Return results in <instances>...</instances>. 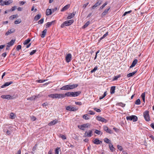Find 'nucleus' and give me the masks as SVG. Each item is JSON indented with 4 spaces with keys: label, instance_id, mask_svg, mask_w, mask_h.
<instances>
[{
    "label": "nucleus",
    "instance_id": "obj_1",
    "mask_svg": "<svg viewBox=\"0 0 154 154\" xmlns=\"http://www.w3.org/2000/svg\"><path fill=\"white\" fill-rule=\"evenodd\" d=\"M78 86V84H69L64 85L60 88L62 90H66L72 89L77 87Z\"/></svg>",
    "mask_w": 154,
    "mask_h": 154
},
{
    "label": "nucleus",
    "instance_id": "obj_2",
    "mask_svg": "<svg viewBox=\"0 0 154 154\" xmlns=\"http://www.w3.org/2000/svg\"><path fill=\"white\" fill-rule=\"evenodd\" d=\"M48 97L52 98H63L64 96L63 94H49L48 95Z\"/></svg>",
    "mask_w": 154,
    "mask_h": 154
},
{
    "label": "nucleus",
    "instance_id": "obj_3",
    "mask_svg": "<svg viewBox=\"0 0 154 154\" xmlns=\"http://www.w3.org/2000/svg\"><path fill=\"white\" fill-rule=\"evenodd\" d=\"M126 119L128 121L132 120L134 122H136L137 120V116L134 115H132L130 116H126Z\"/></svg>",
    "mask_w": 154,
    "mask_h": 154
},
{
    "label": "nucleus",
    "instance_id": "obj_4",
    "mask_svg": "<svg viewBox=\"0 0 154 154\" xmlns=\"http://www.w3.org/2000/svg\"><path fill=\"white\" fill-rule=\"evenodd\" d=\"M143 116L145 120L147 121H150V117L149 116V112L148 111H146L143 113Z\"/></svg>",
    "mask_w": 154,
    "mask_h": 154
},
{
    "label": "nucleus",
    "instance_id": "obj_5",
    "mask_svg": "<svg viewBox=\"0 0 154 154\" xmlns=\"http://www.w3.org/2000/svg\"><path fill=\"white\" fill-rule=\"evenodd\" d=\"M93 130H89L88 131H86L85 133L84 137H91L92 135Z\"/></svg>",
    "mask_w": 154,
    "mask_h": 154
},
{
    "label": "nucleus",
    "instance_id": "obj_6",
    "mask_svg": "<svg viewBox=\"0 0 154 154\" xmlns=\"http://www.w3.org/2000/svg\"><path fill=\"white\" fill-rule=\"evenodd\" d=\"M90 126V125L88 123H87L85 124H84L81 125H78V127L80 129L84 130V128H87L89 127Z\"/></svg>",
    "mask_w": 154,
    "mask_h": 154
},
{
    "label": "nucleus",
    "instance_id": "obj_7",
    "mask_svg": "<svg viewBox=\"0 0 154 154\" xmlns=\"http://www.w3.org/2000/svg\"><path fill=\"white\" fill-rule=\"evenodd\" d=\"M1 97L3 99L8 100L13 99L14 98L13 96L10 95H4L1 96Z\"/></svg>",
    "mask_w": 154,
    "mask_h": 154
},
{
    "label": "nucleus",
    "instance_id": "obj_8",
    "mask_svg": "<svg viewBox=\"0 0 154 154\" xmlns=\"http://www.w3.org/2000/svg\"><path fill=\"white\" fill-rule=\"evenodd\" d=\"M66 110L69 111H75L77 110L78 109L75 108V107L70 106H68L66 107Z\"/></svg>",
    "mask_w": 154,
    "mask_h": 154
},
{
    "label": "nucleus",
    "instance_id": "obj_9",
    "mask_svg": "<svg viewBox=\"0 0 154 154\" xmlns=\"http://www.w3.org/2000/svg\"><path fill=\"white\" fill-rule=\"evenodd\" d=\"M72 59V55L70 54H67L66 56V62H69Z\"/></svg>",
    "mask_w": 154,
    "mask_h": 154
},
{
    "label": "nucleus",
    "instance_id": "obj_10",
    "mask_svg": "<svg viewBox=\"0 0 154 154\" xmlns=\"http://www.w3.org/2000/svg\"><path fill=\"white\" fill-rule=\"evenodd\" d=\"M96 119L99 121L106 123L107 122V120L104 118L100 116H98L96 117Z\"/></svg>",
    "mask_w": 154,
    "mask_h": 154
},
{
    "label": "nucleus",
    "instance_id": "obj_11",
    "mask_svg": "<svg viewBox=\"0 0 154 154\" xmlns=\"http://www.w3.org/2000/svg\"><path fill=\"white\" fill-rule=\"evenodd\" d=\"M103 129L107 133L110 134L113 133L112 131L106 126H103Z\"/></svg>",
    "mask_w": 154,
    "mask_h": 154
},
{
    "label": "nucleus",
    "instance_id": "obj_12",
    "mask_svg": "<svg viewBox=\"0 0 154 154\" xmlns=\"http://www.w3.org/2000/svg\"><path fill=\"white\" fill-rule=\"evenodd\" d=\"M74 22L73 20H67L64 22V24L66 26H68L71 25Z\"/></svg>",
    "mask_w": 154,
    "mask_h": 154
},
{
    "label": "nucleus",
    "instance_id": "obj_13",
    "mask_svg": "<svg viewBox=\"0 0 154 154\" xmlns=\"http://www.w3.org/2000/svg\"><path fill=\"white\" fill-rule=\"evenodd\" d=\"M13 82L12 81H11L9 82H5L4 85H2L1 86V88H4L8 86L11 84H12Z\"/></svg>",
    "mask_w": 154,
    "mask_h": 154
},
{
    "label": "nucleus",
    "instance_id": "obj_14",
    "mask_svg": "<svg viewBox=\"0 0 154 154\" xmlns=\"http://www.w3.org/2000/svg\"><path fill=\"white\" fill-rule=\"evenodd\" d=\"M73 92H68L66 93L65 94H63L64 96L63 97V98L65 97L66 96L67 97H73Z\"/></svg>",
    "mask_w": 154,
    "mask_h": 154
},
{
    "label": "nucleus",
    "instance_id": "obj_15",
    "mask_svg": "<svg viewBox=\"0 0 154 154\" xmlns=\"http://www.w3.org/2000/svg\"><path fill=\"white\" fill-rule=\"evenodd\" d=\"M93 142L94 144H100L102 143V142L101 141L99 140L98 139L96 138L93 141Z\"/></svg>",
    "mask_w": 154,
    "mask_h": 154
},
{
    "label": "nucleus",
    "instance_id": "obj_16",
    "mask_svg": "<svg viewBox=\"0 0 154 154\" xmlns=\"http://www.w3.org/2000/svg\"><path fill=\"white\" fill-rule=\"evenodd\" d=\"M110 8V7H108V8L106 9L102 13L101 15L102 16H105L108 13V11Z\"/></svg>",
    "mask_w": 154,
    "mask_h": 154
},
{
    "label": "nucleus",
    "instance_id": "obj_17",
    "mask_svg": "<svg viewBox=\"0 0 154 154\" xmlns=\"http://www.w3.org/2000/svg\"><path fill=\"white\" fill-rule=\"evenodd\" d=\"M15 31V29L14 28H12L11 29H10L6 33L5 35H9L10 33H13Z\"/></svg>",
    "mask_w": 154,
    "mask_h": 154
},
{
    "label": "nucleus",
    "instance_id": "obj_18",
    "mask_svg": "<svg viewBox=\"0 0 154 154\" xmlns=\"http://www.w3.org/2000/svg\"><path fill=\"white\" fill-rule=\"evenodd\" d=\"M137 61L138 60L137 59L134 60L133 61L132 63V64L130 66V68H131L134 66L137 63Z\"/></svg>",
    "mask_w": 154,
    "mask_h": 154
},
{
    "label": "nucleus",
    "instance_id": "obj_19",
    "mask_svg": "<svg viewBox=\"0 0 154 154\" xmlns=\"http://www.w3.org/2000/svg\"><path fill=\"white\" fill-rule=\"evenodd\" d=\"M58 122V121L56 119L50 122L49 124L48 125L51 126L55 125Z\"/></svg>",
    "mask_w": 154,
    "mask_h": 154
},
{
    "label": "nucleus",
    "instance_id": "obj_20",
    "mask_svg": "<svg viewBox=\"0 0 154 154\" xmlns=\"http://www.w3.org/2000/svg\"><path fill=\"white\" fill-rule=\"evenodd\" d=\"M54 22V21H53L51 22H48L45 25L46 28H47L50 27Z\"/></svg>",
    "mask_w": 154,
    "mask_h": 154
},
{
    "label": "nucleus",
    "instance_id": "obj_21",
    "mask_svg": "<svg viewBox=\"0 0 154 154\" xmlns=\"http://www.w3.org/2000/svg\"><path fill=\"white\" fill-rule=\"evenodd\" d=\"M70 5L69 4L63 7L61 10V11H63L68 9L70 7Z\"/></svg>",
    "mask_w": 154,
    "mask_h": 154
},
{
    "label": "nucleus",
    "instance_id": "obj_22",
    "mask_svg": "<svg viewBox=\"0 0 154 154\" xmlns=\"http://www.w3.org/2000/svg\"><path fill=\"white\" fill-rule=\"evenodd\" d=\"M81 92L80 91L73 92V97H75L79 96L81 94Z\"/></svg>",
    "mask_w": 154,
    "mask_h": 154
},
{
    "label": "nucleus",
    "instance_id": "obj_23",
    "mask_svg": "<svg viewBox=\"0 0 154 154\" xmlns=\"http://www.w3.org/2000/svg\"><path fill=\"white\" fill-rule=\"evenodd\" d=\"M137 71H135L134 72L128 74L127 75V77L128 78H129L130 77L132 76L133 75H134L135 74V73L137 72Z\"/></svg>",
    "mask_w": 154,
    "mask_h": 154
},
{
    "label": "nucleus",
    "instance_id": "obj_24",
    "mask_svg": "<svg viewBox=\"0 0 154 154\" xmlns=\"http://www.w3.org/2000/svg\"><path fill=\"white\" fill-rule=\"evenodd\" d=\"M13 1L12 0H9L8 1H4L3 3H4V4L5 5H9L11 3H12Z\"/></svg>",
    "mask_w": 154,
    "mask_h": 154
},
{
    "label": "nucleus",
    "instance_id": "obj_25",
    "mask_svg": "<svg viewBox=\"0 0 154 154\" xmlns=\"http://www.w3.org/2000/svg\"><path fill=\"white\" fill-rule=\"evenodd\" d=\"M109 147L111 152H113L115 151V149L112 143L109 144Z\"/></svg>",
    "mask_w": 154,
    "mask_h": 154
},
{
    "label": "nucleus",
    "instance_id": "obj_26",
    "mask_svg": "<svg viewBox=\"0 0 154 154\" xmlns=\"http://www.w3.org/2000/svg\"><path fill=\"white\" fill-rule=\"evenodd\" d=\"M52 14V11L51 9H47L46 10V15L48 16L51 15Z\"/></svg>",
    "mask_w": 154,
    "mask_h": 154
},
{
    "label": "nucleus",
    "instance_id": "obj_27",
    "mask_svg": "<svg viewBox=\"0 0 154 154\" xmlns=\"http://www.w3.org/2000/svg\"><path fill=\"white\" fill-rule=\"evenodd\" d=\"M75 13H74V12H73L72 13L70 14L67 17V19H70L72 17H73L75 15Z\"/></svg>",
    "mask_w": 154,
    "mask_h": 154
},
{
    "label": "nucleus",
    "instance_id": "obj_28",
    "mask_svg": "<svg viewBox=\"0 0 154 154\" xmlns=\"http://www.w3.org/2000/svg\"><path fill=\"white\" fill-rule=\"evenodd\" d=\"M116 88V87L115 86H112L110 89V92L111 94H113L115 92V90Z\"/></svg>",
    "mask_w": 154,
    "mask_h": 154
},
{
    "label": "nucleus",
    "instance_id": "obj_29",
    "mask_svg": "<svg viewBox=\"0 0 154 154\" xmlns=\"http://www.w3.org/2000/svg\"><path fill=\"white\" fill-rule=\"evenodd\" d=\"M101 4V3H99V2H97L94 5L92 6V8L93 9H94L96 7L100 5Z\"/></svg>",
    "mask_w": 154,
    "mask_h": 154
},
{
    "label": "nucleus",
    "instance_id": "obj_30",
    "mask_svg": "<svg viewBox=\"0 0 154 154\" xmlns=\"http://www.w3.org/2000/svg\"><path fill=\"white\" fill-rule=\"evenodd\" d=\"M47 32L46 29H45L42 32V34L41 35V37L44 38L46 35V33Z\"/></svg>",
    "mask_w": 154,
    "mask_h": 154
},
{
    "label": "nucleus",
    "instance_id": "obj_31",
    "mask_svg": "<svg viewBox=\"0 0 154 154\" xmlns=\"http://www.w3.org/2000/svg\"><path fill=\"white\" fill-rule=\"evenodd\" d=\"M18 16V15L17 14L13 15L10 16L9 17V19L10 20H12L17 17Z\"/></svg>",
    "mask_w": 154,
    "mask_h": 154
},
{
    "label": "nucleus",
    "instance_id": "obj_32",
    "mask_svg": "<svg viewBox=\"0 0 154 154\" xmlns=\"http://www.w3.org/2000/svg\"><path fill=\"white\" fill-rule=\"evenodd\" d=\"M21 22V20L20 19H18L14 22V24H17L20 23Z\"/></svg>",
    "mask_w": 154,
    "mask_h": 154
},
{
    "label": "nucleus",
    "instance_id": "obj_33",
    "mask_svg": "<svg viewBox=\"0 0 154 154\" xmlns=\"http://www.w3.org/2000/svg\"><path fill=\"white\" fill-rule=\"evenodd\" d=\"M116 105H118L122 106V107H124L125 106V104L122 103H118L116 104Z\"/></svg>",
    "mask_w": 154,
    "mask_h": 154
},
{
    "label": "nucleus",
    "instance_id": "obj_34",
    "mask_svg": "<svg viewBox=\"0 0 154 154\" xmlns=\"http://www.w3.org/2000/svg\"><path fill=\"white\" fill-rule=\"evenodd\" d=\"M104 141L106 143L109 144H111V141L107 138H105L104 140Z\"/></svg>",
    "mask_w": 154,
    "mask_h": 154
},
{
    "label": "nucleus",
    "instance_id": "obj_35",
    "mask_svg": "<svg viewBox=\"0 0 154 154\" xmlns=\"http://www.w3.org/2000/svg\"><path fill=\"white\" fill-rule=\"evenodd\" d=\"M95 133L98 134V135H102L103 134V133L100 131L96 129L95 131Z\"/></svg>",
    "mask_w": 154,
    "mask_h": 154
},
{
    "label": "nucleus",
    "instance_id": "obj_36",
    "mask_svg": "<svg viewBox=\"0 0 154 154\" xmlns=\"http://www.w3.org/2000/svg\"><path fill=\"white\" fill-rule=\"evenodd\" d=\"M37 97L36 96H33L30 97H29L27 99L28 100H35V98Z\"/></svg>",
    "mask_w": 154,
    "mask_h": 154
},
{
    "label": "nucleus",
    "instance_id": "obj_37",
    "mask_svg": "<svg viewBox=\"0 0 154 154\" xmlns=\"http://www.w3.org/2000/svg\"><path fill=\"white\" fill-rule=\"evenodd\" d=\"M83 118L85 120H88L90 118V116L87 114H85L83 116Z\"/></svg>",
    "mask_w": 154,
    "mask_h": 154
},
{
    "label": "nucleus",
    "instance_id": "obj_38",
    "mask_svg": "<svg viewBox=\"0 0 154 154\" xmlns=\"http://www.w3.org/2000/svg\"><path fill=\"white\" fill-rule=\"evenodd\" d=\"M41 17V15L38 14L36 15L34 17V19L36 20H38Z\"/></svg>",
    "mask_w": 154,
    "mask_h": 154
},
{
    "label": "nucleus",
    "instance_id": "obj_39",
    "mask_svg": "<svg viewBox=\"0 0 154 154\" xmlns=\"http://www.w3.org/2000/svg\"><path fill=\"white\" fill-rule=\"evenodd\" d=\"M108 4L107 2H106L104 4H103V5L101 6L100 8V10L102 9L107 4Z\"/></svg>",
    "mask_w": 154,
    "mask_h": 154
},
{
    "label": "nucleus",
    "instance_id": "obj_40",
    "mask_svg": "<svg viewBox=\"0 0 154 154\" xmlns=\"http://www.w3.org/2000/svg\"><path fill=\"white\" fill-rule=\"evenodd\" d=\"M141 97L142 98L143 101L144 103L145 101V93H143L141 95Z\"/></svg>",
    "mask_w": 154,
    "mask_h": 154
},
{
    "label": "nucleus",
    "instance_id": "obj_41",
    "mask_svg": "<svg viewBox=\"0 0 154 154\" xmlns=\"http://www.w3.org/2000/svg\"><path fill=\"white\" fill-rule=\"evenodd\" d=\"M90 22L89 21H88L82 27L83 28H85L86 27H87L88 25L90 24Z\"/></svg>",
    "mask_w": 154,
    "mask_h": 154
},
{
    "label": "nucleus",
    "instance_id": "obj_42",
    "mask_svg": "<svg viewBox=\"0 0 154 154\" xmlns=\"http://www.w3.org/2000/svg\"><path fill=\"white\" fill-rule=\"evenodd\" d=\"M106 95V91H105L104 92L103 95L100 97V99L101 100L103 99Z\"/></svg>",
    "mask_w": 154,
    "mask_h": 154
},
{
    "label": "nucleus",
    "instance_id": "obj_43",
    "mask_svg": "<svg viewBox=\"0 0 154 154\" xmlns=\"http://www.w3.org/2000/svg\"><path fill=\"white\" fill-rule=\"evenodd\" d=\"M30 41V39L29 38H28L27 40H26L24 42V45H26L28 44Z\"/></svg>",
    "mask_w": 154,
    "mask_h": 154
},
{
    "label": "nucleus",
    "instance_id": "obj_44",
    "mask_svg": "<svg viewBox=\"0 0 154 154\" xmlns=\"http://www.w3.org/2000/svg\"><path fill=\"white\" fill-rule=\"evenodd\" d=\"M98 67L97 66H96L91 71V72L92 73L95 72L97 69Z\"/></svg>",
    "mask_w": 154,
    "mask_h": 154
},
{
    "label": "nucleus",
    "instance_id": "obj_45",
    "mask_svg": "<svg viewBox=\"0 0 154 154\" xmlns=\"http://www.w3.org/2000/svg\"><path fill=\"white\" fill-rule=\"evenodd\" d=\"M59 137L62 138V139L63 140H65L66 139V137L65 135L60 134V135Z\"/></svg>",
    "mask_w": 154,
    "mask_h": 154
},
{
    "label": "nucleus",
    "instance_id": "obj_46",
    "mask_svg": "<svg viewBox=\"0 0 154 154\" xmlns=\"http://www.w3.org/2000/svg\"><path fill=\"white\" fill-rule=\"evenodd\" d=\"M10 118L12 119H14L15 118L14 114L13 113H11L10 115Z\"/></svg>",
    "mask_w": 154,
    "mask_h": 154
},
{
    "label": "nucleus",
    "instance_id": "obj_47",
    "mask_svg": "<svg viewBox=\"0 0 154 154\" xmlns=\"http://www.w3.org/2000/svg\"><path fill=\"white\" fill-rule=\"evenodd\" d=\"M108 35V32H107L106 33L104 34L102 37L100 38V40H101L102 39H103L104 38H105V37H106Z\"/></svg>",
    "mask_w": 154,
    "mask_h": 154
},
{
    "label": "nucleus",
    "instance_id": "obj_48",
    "mask_svg": "<svg viewBox=\"0 0 154 154\" xmlns=\"http://www.w3.org/2000/svg\"><path fill=\"white\" fill-rule=\"evenodd\" d=\"M121 77L120 75H119L117 76H115L114 77L113 79V80H116L117 79Z\"/></svg>",
    "mask_w": 154,
    "mask_h": 154
},
{
    "label": "nucleus",
    "instance_id": "obj_49",
    "mask_svg": "<svg viewBox=\"0 0 154 154\" xmlns=\"http://www.w3.org/2000/svg\"><path fill=\"white\" fill-rule=\"evenodd\" d=\"M135 104L137 105L140 104V99H137L135 102Z\"/></svg>",
    "mask_w": 154,
    "mask_h": 154
},
{
    "label": "nucleus",
    "instance_id": "obj_50",
    "mask_svg": "<svg viewBox=\"0 0 154 154\" xmlns=\"http://www.w3.org/2000/svg\"><path fill=\"white\" fill-rule=\"evenodd\" d=\"M132 12V11L130 10L128 11L125 12L122 15V16H125L127 14H130Z\"/></svg>",
    "mask_w": 154,
    "mask_h": 154
},
{
    "label": "nucleus",
    "instance_id": "obj_51",
    "mask_svg": "<svg viewBox=\"0 0 154 154\" xmlns=\"http://www.w3.org/2000/svg\"><path fill=\"white\" fill-rule=\"evenodd\" d=\"M17 8V6H15L12 7L9 10V11H13L15 10Z\"/></svg>",
    "mask_w": 154,
    "mask_h": 154
},
{
    "label": "nucleus",
    "instance_id": "obj_52",
    "mask_svg": "<svg viewBox=\"0 0 154 154\" xmlns=\"http://www.w3.org/2000/svg\"><path fill=\"white\" fill-rule=\"evenodd\" d=\"M15 41V40H11V41L9 43L11 45V46H12L14 45Z\"/></svg>",
    "mask_w": 154,
    "mask_h": 154
},
{
    "label": "nucleus",
    "instance_id": "obj_53",
    "mask_svg": "<svg viewBox=\"0 0 154 154\" xmlns=\"http://www.w3.org/2000/svg\"><path fill=\"white\" fill-rule=\"evenodd\" d=\"M44 18H42L38 22V23L39 24H42L44 22Z\"/></svg>",
    "mask_w": 154,
    "mask_h": 154
},
{
    "label": "nucleus",
    "instance_id": "obj_54",
    "mask_svg": "<svg viewBox=\"0 0 154 154\" xmlns=\"http://www.w3.org/2000/svg\"><path fill=\"white\" fill-rule=\"evenodd\" d=\"M60 149V148H57L55 150V154H59V149Z\"/></svg>",
    "mask_w": 154,
    "mask_h": 154
},
{
    "label": "nucleus",
    "instance_id": "obj_55",
    "mask_svg": "<svg viewBox=\"0 0 154 154\" xmlns=\"http://www.w3.org/2000/svg\"><path fill=\"white\" fill-rule=\"evenodd\" d=\"M37 51V50H33L32 52H31L30 53V55H32L34 54Z\"/></svg>",
    "mask_w": 154,
    "mask_h": 154
},
{
    "label": "nucleus",
    "instance_id": "obj_56",
    "mask_svg": "<svg viewBox=\"0 0 154 154\" xmlns=\"http://www.w3.org/2000/svg\"><path fill=\"white\" fill-rule=\"evenodd\" d=\"M94 110L97 112H101V110L99 109H98L96 108H94Z\"/></svg>",
    "mask_w": 154,
    "mask_h": 154
},
{
    "label": "nucleus",
    "instance_id": "obj_57",
    "mask_svg": "<svg viewBox=\"0 0 154 154\" xmlns=\"http://www.w3.org/2000/svg\"><path fill=\"white\" fill-rule=\"evenodd\" d=\"M117 148H118V149L119 150H120V151H122L123 149L122 147L121 146H119V145H118L117 146Z\"/></svg>",
    "mask_w": 154,
    "mask_h": 154
},
{
    "label": "nucleus",
    "instance_id": "obj_58",
    "mask_svg": "<svg viewBox=\"0 0 154 154\" xmlns=\"http://www.w3.org/2000/svg\"><path fill=\"white\" fill-rule=\"evenodd\" d=\"M21 46L20 45H18V46H17L16 47V49L17 51H19V50H20V49H21Z\"/></svg>",
    "mask_w": 154,
    "mask_h": 154
},
{
    "label": "nucleus",
    "instance_id": "obj_59",
    "mask_svg": "<svg viewBox=\"0 0 154 154\" xmlns=\"http://www.w3.org/2000/svg\"><path fill=\"white\" fill-rule=\"evenodd\" d=\"M75 103L76 105H81L82 104V102H75Z\"/></svg>",
    "mask_w": 154,
    "mask_h": 154
},
{
    "label": "nucleus",
    "instance_id": "obj_60",
    "mask_svg": "<svg viewBox=\"0 0 154 154\" xmlns=\"http://www.w3.org/2000/svg\"><path fill=\"white\" fill-rule=\"evenodd\" d=\"M57 8H55L54 9H51V10L52 11V13L54 12V11H56L57 10Z\"/></svg>",
    "mask_w": 154,
    "mask_h": 154
},
{
    "label": "nucleus",
    "instance_id": "obj_61",
    "mask_svg": "<svg viewBox=\"0 0 154 154\" xmlns=\"http://www.w3.org/2000/svg\"><path fill=\"white\" fill-rule=\"evenodd\" d=\"M89 114L90 115H94L95 114L94 112L92 111H89Z\"/></svg>",
    "mask_w": 154,
    "mask_h": 154
},
{
    "label": "nucleus",
    "instance_id": "obj_62",
    "mask_svg": "<svg viewBox=\"0 0 154 154\" xmlns=\"http://www.w3.org/2000/svg\"><path fill=\"white\" fill-rule=\"evenodd\" d=\"M36 118L34 116H32V117H31V119L33 121H35L36 120Z\"/></svg>",
    "mask_w": 154,
    "mask_h": 154
},
{
    "label": "nucleus",
    "instance_id": "obj_63",
    "mask_svg": "<svg viewBox=\"0 0 154 154\" xmlns=\"http://www.w3.org/2000/svg\"><path fill=\"white\" fill-rule=\"evenodd\" d=\"M7 53L6 52H5L2 54V57H5L7 55Z\"/></svg>",
    "mask_w": 154,
    "mask_h": 154
},
{
    "label": "nucleus",
    "instance_id": "obj_64",
    "mask_svg": "<svg viewBox=\"0 0 154 154\" xmlns=\"http://www.w3.org/2000/svg\"><path fill=\"white\" fill-rule=\"evenodd\" d=\"M5 46V45H0V50L1 51V50L2 49L4 48Z\"/></svg>",
    "mask_w": 154,
    "mask_h": 154
}]
</instances>
